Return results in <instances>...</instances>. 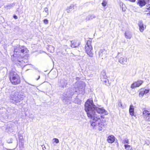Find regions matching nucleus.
I'll list each match as a JSON object with an SVG mask.
<instances>
[{
    "instance_id": "obj_39",
    "label": "nucleus",
    "mask_w": 150,
    "mask_h": 150,
    "mask_svg": "<svg viewBox=\"0 0 150 150\" xmlns=\"http://www.w3.org/2000/svg\"><path fill=\"white\" fill-rule=\"evenodd\" d=\"M69 9L72 10L73 9V5H71L69 7Z\"/></svg>"
},
{
    "instance_id": "obj_47",
    "label": "nucleus",
    "mask_w": 150,
    "mask_h": 150,
    "mask_svg": "<svg viewBox=\"0 0 150 150\" xmlns=\"http://www.w3.org/2000/svg\"><path fill=\"white\" fill-rule=\"evenodd\" d=\"M16 110H15V112H16Z\"/></svg>"
},
{
    "instance_id": "obj_22",
    "label": "nucleus",
    "mask_w": 150,
    "mask_h": 150,
    "mask_svg": "<svg viewBox=\"0 0 150 150\" xmlns=\"http://www.w3.org/2000/svg\"><path fill=\"white\" fill-rule=\"evenodd\" d=\"M107 76L105 72L104 71H103L101 73L100 76V78L101 79H105V78H107Z\"/></svg>"
},
{
    "instance_id": "obj_26",
    "label": "nucleus",
    "mask_w": 150,
    "mask_h": 150,
    "mask_svg": "<svg viewBox=\"0 0 150 150\" xmlns=\"http://www.w3.org/2000/svg\"><path fill=\"white\" fill-rule=\"evenodd\" d=\"M101 80L102 82L105 83V84L106 85L107 84L106 83L108 82V80L107 79V77L105 78V79H104V78L103 79H101Z\"/></svg>"
},
{
    "instance_id": "obj_31",
    "label": "nucleus",
    "mask_w": 150,
    "mask_h": 150,
    "mask_svg": "<svg viewBox=\"0 0 150 150\" xmlns=\"http://www.w3.org/2000/svg\"><path fill=\"white\" fill-rule=\"evenodd\" d=\"M43 21L44 23L45 24H47L48 23V21L46 19H44Z\"/></svg>"
},
{
    "instance_id": "obj_1",
    "label": "nucleus",
    "mask_w": 150,
    "mask_h": 150,
    "mask_svg": "<svg viewBox=\"0 0 150 150\" xmlns=\"http://www.w3.org/2000/svg\"><path fill=\"white\" fill-rule=\"evenodd\" d=\"M85 109L88 118L91 119L90 121H96L100 120L102 116L98 115L95 111V105L94 104L93 100L88 99L85 104Z\"/></svg>"
},
{
    "instance_id": "obj_9",
    "label": "nucleus",
    "mask_w": 150,
    "mask_h": 150,
    "mask_svg": "<svg viewBox=\"0 0 150 150\" xmlns=\"http://www.w3.org/2000/svg\"><path fill=\"white\" fill-rule=\"evenodd\" d=\"M95 111H96V113H98V115H100V114H104L105 115H107L108 114V113L107 112V111L104 110L103 108H100L98 107H97L95 105ZM100 115H101L100 114Z\"/></svg>"
},
{
    "instance_id": "obj_8",
    "label": "nucleus",
    "mask_w": 150,
    "mask_h": 150,
    "mask_svg": "<svg viewBox=\"0 0 150 150\" xmlns=\"http://www.w3.org/2000/svg\"><path fill=\"white\" fill-rule=\"evenodd\" d=\"M108 52L105 49H100L98 52L99 58L103 59L106 58L108 54Z\"/></svg>"
},
{
    "instance_id": "obj_33",
    "label": "nucleus",
    "mask_w": 150,
    "mask_h": 150,
    "mask_svg": "<svg viewBox=\"0 0 150 150\" xmlns=\"http://www.w3.org/2000/svg\"><path fill=\"white\" fill-rule=\"evenodd\" d=\"M125 148V149H127V148H128V149L129 148L130 146L129 145H128V144H125L124 145Z\"/></svg>"
},
{
    "instance_id": "obj_4",
    "label": "nucleus",
    "mask_w": 150,
    "mask_h": 150,
    "mask_svg": "<svg viewBox=\"0 0 150 150\" xmlns=\"http://www.w3.org/2000/svg\"><path fill=\"white\" fill-rule=\"evenodd\" d=\"M8 77L9 79L14 85H16L20 82V78L17 73L13 71H11L9 74Z\"/></svg>"
},
{
    "instance_id": "obj_36",
    "label": "nucleus",
    "mask_w": 150,
    "mask_h": 150,
    "mask_svg": "<svg viewBox=\"0 0 150 150\" xmlns=\"http://www.w3.org/2000/svg\"><path fill=\"white\" fill-rule=\"evenodd\" d=\"M144 93H145V94H146L147 93H149V89H144Z\"/></svg>"
},
{
    "instance_id": "obj_16",
    "label": "nucleus",
    "mask_w": 150,
    "mask_h": 150,
    "mask_svg": "<svg viewBox=\"0 0 150 150\" xmlns=\"http://www.w3.org/2000/svg\"><path fill=\"white\" fill-rule=\"evenodd\" d=\"M14 127L11 125L8 124L6 128V131L8 133L11 132L13 131V128Z\"/></svg>"
},
{
    "instance_id": "obj_5",
    "label": "nucleus",
    "mask_w": 150,
    "mask_h": 150,
    "mask_svg": "<svg viewBox=\"0 0 150 150\" xmlns=\"http://www.w3.org/2000/svg\"><path fill=\"white\" fill-rule=\"evenodd\" d=\"M97 120L96 121H90V122L91 125L95 128H98L100 131H101L104 129V123L100 121Z\"/></svg>"
},
{
    "instance_id": "obj_18",
    "label": "nucleus",
    "mask_w": 150,
    "mask_h": 150,
    "mask_svg": "<svg viewBox=\"0 0 150 150\" xmlns=\"http://www.w3.org/2000/svg\"><path fill=\"white\" fill-rule=\"evenodd\" d=\"M115 140V137L113 135H110L109 136L107 139V141L109 143H113Z\"/></svg>"
},
{
    "instance_id": "obj_34",
    "label": "nucleus",
    "mask_w": 150,
    "mask_h": 150,
    "mask_svg": "<svg viewBox=\"0 0 150 150\" xmlns=\"http://www.w3.org/2000/svg\"><path fill=\"white\" fill-rule=\"evenodd\" d=\"M123 142L124 143H126L127 144H129V140L127 139H125Z\"/></svg>"
},
{
    "instance_id": "obj_14",
    "label": "nucleus",
    "mask_w": 150,
    "mask_h": 150,
    "mask_svg": "<svg viewBox=\"0 0 150 150\" xmlns=\"http://www.w3.org/2000/svg\"><path fill=\"white\" fill-rule=\"evenodd\" d=\"M138 25L139 28V30L141 32H142L146 28V25H144L142 21H140L138 23Z\"/></svg>"
},
{
    "instance_id": "obj_43",
    "label": "nucleus",
    "mask_w": 150,
    "mask_h": 150,
    "mask_svg": "<svg viewBox=\"0 0 150 150\" xmlns=\"http://www.w3.org/2000/svg\"><path fill=\"white\" fill-rule=\"evenodd\" d=\"M64 82V80H62L61 81V83H63Z\"/></svg>"
},
{
    "instance_id": "obj_21",
    "label": "nucleus",
    "mask_w": 150,
    "mask_h": 150,
    "mask_svg": "<svg viewBox=\"0 0 150 150\" xmlns=\"http://www.w3.org/2000/svg\"><path fill=\"white\" fill-rule=\"evenodd\" d=\"M129 112L130 115L133 116L134 114V108L132 105H130L129 109Z\"/></svg>"
},
{
    "instance_id": "obj_20",
    "label": "nucleus",
    "mask_w": 150,
    "mask_h": 150,
    "mask_svg": "<svg viewBox=\"0 0 150 150\" xmlns=\"http://www.w3.org/2000/svg\"><path fill=\"white\" fill-rule=\"evenodd\" d=\"M137 4L140 7H142L146 4V2L144 0H138Z\"/></svg>"
},
{
    "instance_id": "obj_10",
    "label": "nucleus",
    "mask_w": 150,
    "mask_h": 150,
    "mask_svg": "<svg viewBox=\"0 0 150 150\" xmlns=\"http://www.w3.org/2000/svg\"><path fill=\"white\" fill-rule=\"evenodd\" d=\"M73 94L74 93L73 92L69 93L67 92L65 96H64L63 101H65V103H67L68 102V100H70V98Z\"/></svg>"
},
{
    "instance_id": "obj_2",
    "label": "nucleus",
    "mask_w": 150,
    "mask_h": 150,
    "mask_svg": "<svg viewBox=\"0 0 150 150\" xmlns=\"http://www.w3.org/2000/svg\"><path fill=\"white\" fill-rule=\"evenodd\" d=\"M28 50L26 47L24 46H20L18 45L15 47L14 51V54L12 59L15 64L20 66L25 65V61L23 60V58L21 57L20 54L16 53L17 52H21L23 54L26 53Z\"/></svg>"
},
{
    "instance_id": "obj_12",
    "label": "nucleus",
    "mask_w": 150,
    "mask_h": 150,
    "mask_svg": "<svg viewBox=\"0 0 150 150\" xmlns=\"http://www.w3.org/2000/svg\"><path fill=\"white\" fill-rule=\"evenodd\" d=\"M143 82V81L142 80L137 81V82L134 83L132 84L131 88H134L136 87H138L141 85Z\"/></svg>"
},
{
    "instance_id": "obj_42",
    "label": "nucleus",
    "mask_w": 150,
    "mask_h": 150,
    "mask_svg": "<svg viewBox=\"0 0 150 150\" xmlns=\"http://www.w3.org/2000/svg\"><path fill=\"white\" fill-rule=\"evenodd\" d=\"M13 17L15 19H17L18 18V17H17V16L16 15H14L13 16Z\"/></svg>"
},
{
    "instance_id": "obj_24",
    "label": "nucleus",
    "mask_w": 150,
    "mask_h": 150,
    "mask_svg": "<svg viewBox=\"0 0 150 150\" xmlns=\"http://www.w3.org/2000/svg\"><path fill=\"white\" fill-rule=\"evenodd\" d=\"M144 88H142L140 89V92L139 94V97H142L145 94L144 93Z\"/></svg>"
},
{
    "instance_id": "obj_6",
    "label": "nucleus",
    "mask_w": 150,
    "mask_h": 150,
    "mask_svg": "<svg viewBox=\"0 0 150 150\" xmlns=\"http://www.w3.org/2000/svg\"><path fill=\"white\" fill-rule=\"evenodd\" d=\"M91 40L87 41L85 46V50L87 54L91 57H93V48L91 45Z\"/></svg>"
},
{
    "instance_id": "obj_38",
    "label": "nucleus",
    "mask_w": 150,
    "mask_h": 150,
    "mask_svg": "<svg viewBox=\"0 0 150 150\" xmlns=\"http://www.w3.org/2000/svg\"><path fill=\"white\" fill-rule=\"evenodd\" d=\"M67 84V83L65 81L64 82V84H62V86L63 88H64V86H65Z\"/></svg>"
},
{
    "instance_id": "obj_13",
    "label": "nucleus",
    "mask_w": 150,
    "mask_h": 150,
    "mask_svg": "<svg viewBox=\"0 0 150 150\" xmlns=\"http://www.w3.org/2000/svg\"><path fill=\"white\" fill-rule=\"evenodd\" d=\"M71 47L72 48L77 47L80 45V43L76 40H72L71 41Z\"/></svg>"
},
{
    "instance_id": "obj_11",
    "label": "nucleus",
    "mask_w": 150,
    "mask_h": 150,
    "mask_svg": "<svg viewBox=\"0 0 150 150\" xmlns=\"http://www.w3.org/2000/svg\"><path fill=\"white\" fill-rule=\"evenodd\" d=\"M143 115L144 119L146 121H150V112L144 110L143 112Z\"/></svg>"
},
{
    "instance_id": "obj_3",
    "label": "nucleus",
    "mask_w": 150,
    "mask_h": 150,
    "mask_svg": "<svg viewBox=\"0 0 150 150\" xmlns=\"http://www.w3.org/2000/svg\"><path fill=\"white\" fill-rule=\"evenodd\" d=\"M10 100L11 102L16 104L23 100V96L18 92L13 91L10 95Z\"/></svg>"
},
{
    "instance_id": "obj_45",
    "label": "nucleus",
    "mask_w": 150,
    "mask_h": 150,
    "mask_svg": "<svg viewBox=\"0 0 150 150\" xmlns=\"http://www.w3.org/2000/svg\"><path fill=\"white\" fill-rule=\"evenodd\" d=\"M120 54V52H118V55H119Z\"/></svg>"
},
{
    "instance_id": "obj_40",
    "label": "nucleus",
    "mask_w": 150,
    "mask_h": 150,
    "mask_svg": "<svg viewBox=\"0 0 150 150\" xmlns=\"http://www.w3.org/2000/svg\"><path fill=\"white\" fill-rule=\"evenodd\" d=\"M42 147L43 150H45L46 148L45 147V146L44 145H42Z\"/></svg>"
},
{
    "instance_id": "obj_29",
    "label": "nucleus",
    "mask_w": 150,
    "mask_h": 150,
    "mask_svg": "<svg viewBox=\"0 0 150 150\" xmlns=\"http://www.w3.org/2000/svg\"><path fill=\"white\" fill-rule=\"evenodd\" d=\"M123 6H124V5L122 3H120V8H122L123 11H125V10L124 9Z\"/></svg>"
},
{
    "instance_id": "obj_25",
    "label": "nucleus",
    "mask_w": 150,
    "mask_h": 150,
    "mask_svg": "<svg viewBox=\"0 0 150 150\" xmlns=\"http://www.w3.org/2000/svg\"><path fill=\"white\" fill-rule=\"evenodd\" d=\"M49 49L50 50V52H54V47L50 45L49 47Z\"/></svg>"
},
{
    "instance_id": "obj_35",
    "label": "nucleus",
    "mask_w": 150,
    "mask_h": 150,
    "mask_svg": "<svg viewBox=\"0 0 150 150\" xmlns=\"http://www.w3.org/2000/svg\"><path fill=\"white\" fill-rule=\"evenodd\" d=\"M144 93H145V94H146L147 93H149V89H144Z\"/></svg>"
},
{
    "instance_id": "obj_15",
    "label": "nucleus",
    "mask_w": 150,
    "mask_h": 150,
    "mask_svg": "<svg viewBox=\"0 0 150 150\" xmlns=\"http://www.w3.org/2000/svg\"><path fill=\"white\" fill-rule=\"evenodd\" d=\"M119 62L122 64H126L127 62V58L121 57L119 58Z\"/></svg>"
},
{
    "instance_id": "obj_32",
    "label": "nucleus",
    "mask_w": 150,
    "mask_h": 150,
    "mask_svg": "<svg viewBox=\"0 0 150 150\" xmlns=\"http://www.w3.org/2000/svg\"><path fill=\"white\" fill-rule=\"evenodd\" d=\"M44 11L47 13V15L48 14V10L47 8H44Z\"/></svg>"
},
{
    "instance_id": "obj_44",
    "label": "nucleus",
    "mask_w": 150,
    "mask_h": 150,
    "mask_svg": "<svg viewBox=\"0 0 150 150\" xmlns=\"http://www.w3.org/2000/svg\"><path fill=\"white\" fill-rule=\"evenodd\" d=\"M67 10L68 11H67V12H68V13H69V12H70V10H69H69H68V9H67Z\"/></svg>"
},
{
    "instance_id": "obj_23",
    "label": "nucleus",
    "mask_w": 150,
    "mask_h": 150,
    "mask_svg": "<svg viewBox=\"0 0 150 150\" xmlns=\"http://www.w3.org/2000/svg\"><path fill=\"white\" fill-rule=\"evenodd\" d=\"M96 17L94 15H90L87 16L86 20H89L91 19H92Z\"/></svg>"
},
{
    "instance_id": "obj_28",
    "label": "nucleus",
    "mask_w": 150,
    "mask_h": 150,
    "mask_svg": "<svg viewBox=\"0 0 150 150\" xmlns=\"http://www.w3.org/2000/svg\"><path fill=\"white\" fill-rule=\"evenodd\" d=\"M35 79L36 80H38L40 78V75H37V74H35Z\"/></svg>"
},
{
    "instance_id": "obj_30",
    "label": "nucleus",
    "mask_w": 150,
    "mask_h": 150,
    "mask_svg": "<svg viewBox=\"0 0 150 150\" xmlns=\"http://www.w3.org/2000/svg\"><path fill=\"white\" fill-rule=\"evenodd\" d=\"M107 2H106L105 0H103L102 4L103 6H106Z\"/></svg>"
},
{
    "instance_id": "obj_7",
    "label": "nucleus",
    "mask_w": 150,
    "mask_h": 150,
    "mask_svg": "<svg viewBox=\"0 0 150 150\" xmlns=\"http://www.w3.org/2000/svg\"><path fill=\"white\" fill-rule=\"evenodd\" d=\"M85 87V83L82 81H77L75 83L74 88L79 91V93H82L84 92Z\"/></svg>"
},
{
    "instance_id": "obj_41",
    "label": "nucleus",
    "mask_w": 150,
    "mask_h": 150,
    "mask_svg": "<svg viewBox=\"0 0 150 150\" xmlns=\"http://www.w3.org/2000/svg\"><path fill=\"white\" fill-rule=\"evenodd\" d=\"M147 16L149 18H150V11H149V12L147 14Z\"/></svg>"
},
{
    "instance_id": "obj_27",
    "label": "nucleus",
    "mask_w": 150,
    "mask_h": 150,
    "mask_svg": "<svg viewBox=\"0 0 150 150\" xmlns=\"http://www.w3.org/2000/svg\"><path fill=\"white\" fill-rule=\"evenodd\" d=\"M52 140L54 143L55 142L56 143H58L59 142L58 139L57 138H54Z\"/></svg>"
},
{
    "instance_id": "obj_46",
    "label": "nucleus",
    "mask_w": 150,
    "mask_h": 150,
    "mask_svg": "<svg viewBox=\"0 0 150 150\" xmlns=\"http://www.w3.org/2000/svg\"><path fill=\"white\" fill-rule=\"evenodd\" d=\"M18 135L19 136V135H20V136H21V135H20V134H19V133H18Z\"/></svg>"
},
{
    "instance_id": "obj_19",
    "label": "nucleus",
    "mask_w": 150,
    "mask_h": 150,
    "mask_svg": "<svg viewBox=\"0 0 150 150\" xmlns=\"http://www.w3.org/2000/svg\"><path fill=\"white\" fill-rule=\"evenodd\" d=\"M15 5V4L13 3L12 4H8L7 5H6L4 6V7L6 10H9L13 7Z\"/></svg>"
},
{
    "instance_id": "obj_17",
    "label": "nucleus",
    "mask_w": 150,
    "mask_h": 150,
    "mask_svg": "<svg viewBox=\"0 0 150 150\" xmlns=\"http://www.w3.org/2000/svg\"><path fill=\"white\" fill-rule=\"evenodd\" d=\"M125 37L127 39H130L132 36V33L129 31H126L125 34Z\"/></svg>"
},
{
    "instance_id": "obj_37",
    "label": "nucleus",
    "mask_w": 150,
    "mask_h": 150,
    "mask_svg": "<svg viewBox=\"0 0 150 150\" xmlns=\"http://www.w3.org/2000/svg\"><path fill=\"white\" fill-rule=\"evenodd\" d=\"M118 106L120 107H122V104L121 101H119L118 103Z\"/></svg>"
}]
</instances>
